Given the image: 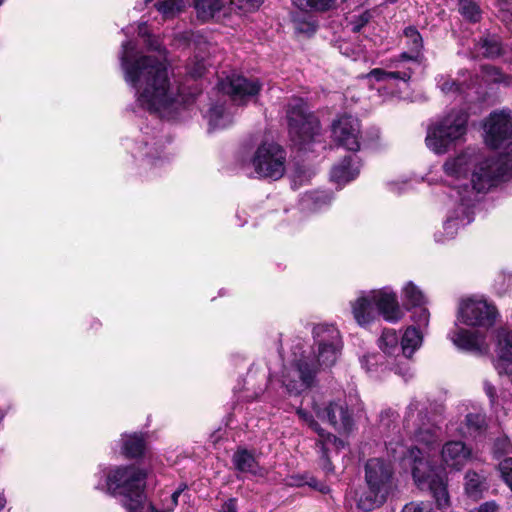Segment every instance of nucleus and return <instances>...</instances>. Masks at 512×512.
I'll return each mask as SVG.
<instances>
[{
  "label": "nucleus",
  "mask_w": 512,
  "mask_h": 512,
  "mask_svg": "<svg viewBox=\"0 0 512 512\" xmlns=\"http://www.w3.org/2000/svg\"><path fill=\"white\" fill-rule=\"evenodd\" d=\"M138 33H139V35H141L143 37L146 36V23H142L139 25Z\"/></svg>",
  "instance_id": "obj_53"
},
{
  "label": "nucleus",
  "mask_w": 512,
  "mask_h": 512,
  "mask_svg": "<svg viewBox=\"0 0 512 512\" xmlns=\"http://www.w3.org/2000/svg\"><path fill=\"white\" fill-rule=\"evenodd\" d=\"M361 492L362 491H360V492H358V491H354V492L350 491V494H354L353 497H354L355 501L357 502V497L355 495H356V493H358V495H359Z\"/></svg>",
  "instance_id": "obj_55"
},
{
  "label": "nucleus",
  "mask_w": 512,
  "mask_h": 512,
  "mask_svg": "<svg viewBox=\"0 0 512 512\" xmlns=\"http://www.w3.org/2000/svg\"><path fill=\"white\" fill-rule=\"evenodd\" d=\"M299 419L318 435L317 447L320 452V465L326 473L334 471L333 466L328 457V452L332 449L339 451L345 447V442L335 435L323 429L315 420L314 415L306 409L299 407L296 410Z\"/></svg>",
  "instance_id": "obj_16"
},
{
  "label": "nucleus",
  "mask_w": 512,
  "mask_h": 512,
  "mask_svg": "<svg viewBox=\"0 0 512 512\" xmlns=\"http://www.w3.org/2000/svg\"><path fill=\"white\" fill-rule=\"evenodd\" d=\"M472 455L471 449L462 441L446 442L441 449V461L444 469L460 471L468 463Z\"/></svg>",
  "instance_id": "obj_20"
},
{
  "label": "nucleus",
  "mask_w": 512,
  "mask_h": 512,
  "mask_svg": "<svg viewBox=\"0 0 512 512\" xmlns=\"http://www.w3.org/2000/svg\"><path fill=\"white\" fill-rule=\"evenodd\" d=\"M3 2H4V0H0V5H2V4H3Z\"/></svg>",
  "instance_id": "obj_58"
},
{
  "label": "nucleus",
  "mask_w": 512,
  "mask_h": 512,
  "mask_svg": "<svg viewBox=\"0 0 512 512\" xmlns=\"http://www.w3.org/2000/svg\"><path fill=\"white\" fill-rule=\"evenodd\" d=\"M512 284V275L509 273L501 272L498 274L494 281V288L499 295L507 292Z\"/></svg>",
  "instance_id": "obj_43"
},
{
  "label": "nucleus",
  "mask_w": 512,
  "mask_h": 512,
  "mask_svg": "<svg viewBox=\"0 0 512 512\" xmlns=\"http://www.w3.org/2000/svg\"><path fill=\"white\" fill-rule=\"evenodd\" d=\"M493 451L497 457L511 453L512 452V444H511L510 440L508 439V437L503 436V437H499L498 439H496V441L494 443Z\"/></svg>",
  "instance_id": "obj_45"
},
{
  "label": "nucleus",
  "mask_w": 512,
  "mask_h": 512,
  "mask_svg": "<svg viewBox=\"0 0 512 512\" xmlns=\"http://www.w3.org/2000/svg\"><path fill=\"white\" fill-rule=\"evenodd\" d=\"M165 140L156 134L150 135L147 131L143 132L142 139L134 144L132 155L134 158L143 162V164L156 167L165 160L164 156Z\"/></svg>",
  "instance_id": "obj_18"
},
{
  "label": "nucleus",
  "mask_w": 512,
  "mask_h": 512,
  "mask_svg": "<svg viewBox=\"0 0 512 512\" xmlns=\"http://www.w3.org/2000/svg\"><path fill=\"white\" fill-rule=\"evenodd\" d=\"M153 0H145V3L148 4L150 2H152Z\"/></svg>",
  "instance_id": "obj_57"
},
{
  "label": "nucleus",
  "mask_w": 512,
  "mask_h": 512,
  "mask_svg": "<svg viewBox=\"0 0 512 512\" xmlns=\"http://www.w3.org/2000/svg\"><path fill=\"white\" fill-rule=\"evenodd\" d=\"M401 295L405 308L409 311L413 308L426 306L429 303L424 292L412 281H408L403 285Z\"/></svg>",
  "instance_id": "obj_28"
},
{
  "label": "nucleus",
  "mask_w": 512,
  "mask_h": 512,
  "mask_svg": "<svg viewBox=\"0 0 512 512\" xmlns=\"http://www.w3.org/2000/svg\"><path fill=\"white\" fill-rule=\"evenodd\" d=\"M94 490L119 497L129 512H141L146 472L134 465H100L91 479Z\"/></svg>",
  "instance_id": "obj_6"
},
{
  "label": "nucleus",
  "mask_w": 512,
  "mask_h": 512,
  "mask_svg": "<svg viewBox=\"0 0 512 512\" xmlns=\"http://www.w3.org/2000/svg\"><path fill=\"white\" fill-rule=\"evenodd\" d=\"M501 478L512 491V457L504 458L498 465Z\"/></svg>",
  "instance_id": "obj_41"
},
{
  "label": "nucleus",
  "mask_w": 512,
  "mask_h": 512,
  "mask_svg": "<svg viewBox=\"0 0 512 512\" xmlns=\"http://www.w3.org/2000/svg\"><path fill=\"white\" fill-rule=\"evenodd\" d=\"M146 442L142 433L123 434L121 436V450L128 458H137L143 455Z\"/></svg>",
  "instance_id": "obj_29"
},
{
  "label": "nucleus",
  "mask_w": 512,
  "mask_h": 512,
  "mask_svg": "<svg viewBox=\"0 0 512 512\" xmlns=\"http://www.w3.org/2000/svg\"><path fill=\"white\" fill-rule=\"evenodd\" d=\"M377 346L393 367V372L404 381L414 377V369L411 363L402 358L401 339L393 328H384L377 339Z\"/></svg>",
  "instance_id": "obj_15"
},
{
  "label": "nucleus",
  "mask_w": 512,
  "mask_h": 512,
  "mask_svg": "<svg viewBox=\"0 0 512 512\" xmlns=\"http://www.w3.org/2000/svg\"><path fill=\"white\" fill-rule=\"evenodd\" d=\"M350 308L355 322L362 328H368L378 316L391 324H397L405 316L397 292L390 286L360 291L350 301Z\"/></svg>",
  "instance_id": "obj_9"
},
{
  "label": "nucleus",
  "mask_w": 512,
  "mask_h": 512,
  "mask_svg": "<svg viewBox=\"0 0 512 512\" xmlns=\"http://www.w3.org/2000/svg\"><path fill=\"white\" fill-rule=\"evenodd\" d=\"M149 50L158 55L141 54L132 40L121 44V69L126 83L134 90L137 108L167 120H176L200 93L198 87L188 84L204 75L205 65L196 62L188 68L189 79L182 83L168 69L165 50L156 38L148 36Z\"/></svg>",
  "instance_id": "obj_2"
},
{
  "label": "nucleus",
  "mask_w": 512,
  "mask_h": 512,
  "mask_svg": "<svg viewBox=\"0 0 512 512\" xmlns=\"http://www.w3.org/2000/svg\"><path fill=\"white\" fill-rule=\"evenodd\" d=\"M338 49L342 55L355 61L367 60L366 53L360 45H353L351 42L343 40L338 43Z\"/></svg>",
  "instance_id": "obj_39"
},
{
  "label": "nucleus",
  "mask_w": 512,
  "mask_h": 512,
  "mask_svg": "<svg viewBox=\"0 0 512 512\" xmlns=\"http://www.w3.org/2000/svg\"><path fill=\"white\" fill-rule=\"evenodd\" d=\"M416 326H407L401 336L402 358L410 363L415 353L422 347L425 333L415 328Z\"/></svg>",
  "instance_id": "obj_25"
},
{
  "label": "nucleus",
  "mask_w": 512,
  "mask_h": 512,
  "mask_svg": "<svg viewBox=\"0 0 512 512\" xmlns=\"http://www.w3.org/2000/svg\"><path fill=\"white\" fill-rule=\"evenodd\" d=\"M469 114L463 108H453L433 120L427 127L426 147L436 155H444L465 141Z\"/></svg>",
  "instance_id": "obj_10"
},
{
  "label": "nucleus",
  "mask_w": 512,
  "mask_h": 512,
  "mask_svg": "<svg viewBox=\"0 0 512 512\" xmlns=\"http://www.w3.org/2000/svg\"><path fill=\"white\" fill-rule=\"evenodd\" d=\"M312 336L317 352L307 340L296 338L283 366L281 382L290 395L301 394L310 388L319 368L333 366L341 355L343 340L334 324H316Z\"/></svg>",
  "instance_id": "obj_4"
},
{
  "label": "nucleus",
  "mask_w": 512,
  "mask_h": 512,
  "mask_svg": "<svg viewBox=\"0 0 512 512\" xmlns=\"http://www.w3.org/2000/svg\"><path fill=\"white\" fill-rule=\"evenodd\" d=\"M493 365L500 375H508L512 383V331L500 327L494 335Z\"/></svg>",
  "instance_id": "obj_19"
},
{
  "label": "nucleus",
  "mask_w": 512,
  "mask_h": 512,
  "mask_svg": "<svg viewBox=\"0 0 512 512\" xmlns=\"http://www.w3.org/2000/svg\"><path fill=\"white\" fill-rule=\"evenodd\" d=\"M364 472L367 489L356 493L357 507L372 511L386 501L392 489L393 468L391 461L375 457L366 462Z\"/></svg>",
  "instance_id": "obj_11"
},
{
  "label": "nucleus",
  "mask_w": 512,
  "mask_h": 512,
  "mask_svg": "<svg viewBox=\"0 0 512 512\" xmlns=\"http://www.w3.org/2000/svg\"><path fill=\"white\" fill-rule=\"evenodd\" d=\"M436 84L440 91L448 97H458L468 99L470 94L467 90L471 89L472 84H467L465 81L455 80L449 75H438L436 77Z\"/></svg>",
  "instance_id": "obj_26"
},
{
  "label": "nucleus",
  "mask_w": 512,
  "mask_h": 512,
  "mask_svg": "<svg viewBox=\"0 0 512 512\" xmlns=\"http://www.w3.org/2000/svg\"><path fill=\"white\" fill-rule=\"evenodd\" d=\"M193 8L201 23L222 22L231 14V7L224 0H194Z\"/></svg>",
  "instance_id": "obj_21"
},
{
  "label": "nucleus",
  "mask_w": 512,
  "mask_h": 512,
  "mask_svg": "<svg viewBox=\"0 0 512 512\" xmlns=\"http://www.w3.org/2000/svg\"><path fill=\"white\" fill-rule=\"evenodd\" d=\"M164 20L173 19L183 13L187 7L184 0H163L155 4Z\"/></svg>",
  "instance_id": "obj_33"
},
{
  "label": "nucleus",
  "mask_w": 512,
  "mask_h": 512,
  "mask_svg": "<svg viewBox=\"0 0 512 512\" xmlns=\"http://www.w3.org/2000/svg\"><path fill=\"white\" fill-rule=\"evenodd\" d=\"M286 119L290 139L300 149H305L306 145L315 141L319 135L320 122L308 111L307 104L302 98L290 99Z\"/></svg>",
  "instance_id": "obj_12"
},
{
  "label": "nucleus",
  "mask_w": 512,
  "mask_h": 512,
  "mask_svg": "<svg viewBox=\"0 0 512 512\" xmlns=\"http://www.w3.org/2000/svg\"><path fill=\"white\" fill-rule=\"evenodd\" d=\"M257 178L278 180L286 169V152L273 141H264L257 146L252 156L246 162Z\"/></svg>",
  "instance_id": "obj_13"
},
{
  "label": "nucleus",
  "mask_w": 512,
  "mask_h": 512,
  "mask_svg": "<svg viewBox=\"0 0 512 512\" xmlns=\"http://www.w3.org/2000/svg\"><path fill=\"white\" fill-rule=\"evenodd\" d=\"M4 417H5V412H4V410H2L0 408V423L3 421Z\"/></svg>",
  "instance_id": "obj_54"
},
{
  "label": "nucleus",
  "mask_w": 512,
  "mask_h": 512,
  "mask_svg": "<svg viewBox=\"0 0 512 512\" xmlns=\"http://www.w3.org/2000/svg\"><path fill=\"white\" fill-rule=\"evenodd\" d=\"M311 408L319 420L328 423L340 434H349L354 429V409L348 407L345 399L313 397Z\"/></svg>",
  "instance_id": "obj_14"
},
{
  "label": "nucleus",
  "mask_w": 512,
  "mask_h": 512,
  "mask_svg": "<svg viewBox=\"0 0 512 512\" xmlns=\"http://www.w3.org/2000/svg\"><path fill=\"white\" fill-rule=\"evenodd\" d=\"M404 428L411 435L415 445L407 446L402 441H390L387 454L393 461H399L406 469L411 468L416 485L429 490L439 508L449 506L446 474L431 465V453L439 445L441 429L420 410V402L413 400L406 408Z\"/></svg>",
  "instance_id": "obj_3"
},
{
  "label": "nucleus",
  "mask_w": 512,
  "mask_h": 512,
  "mask_svg": "<svg viewBox=\"0 0 512 512\" xmlns=\"http://www.w3.org/2000/svg\"><path fill=\"white\" fill-rule=\"evenodd\" d=\"M498 506L494 501H488L481 504L478 508L472 509L469 512H497Z\"/></svg>",
  "instance_id": "obj_49"
},
{
  "label": "nucleus",
  "mask_w": 512,
  "mask_h": 512,
  "mask_svg": "<svg viewBox=\"0 0 512 512\" xmlns=\"http://www.w3.org/2000/svg\"><path fill=\"white\" fill-rule=\"evenodd\" d=\"M483 388L486 395L490 399L491 404H495L497 401V393L495 386L491 382L485 381L483 384Z\"/></svg>",
  "instance_id": "obj_48"
},
{
  "label": "nucleus",
  "mask_w": 512,
  "mask_h": 512,
  "mask_svg": "<svg viewBox=\"0 0 512 512\" xmlns=\"http://www.w3.org/2000/svg\"><path fill=\"white\" fill-rule=\"evenodd\" d=\"M487 489L485 475L469 470L465 475V492L468 497L478 500Z\"/></svg>",
  "instance_id": "obj_30"
},
{
  "label": "nucleus",
  "mask_w": 512,
  "mask_h": 512,
  "mask_svg": "<svg viewBox=\"0 0 512 512\" xmlns=\"http://www.w3.org/2000/svg\"><path fill=\"white\" fill-rule=\"evenodd\" d=\"M198 37L196 33L192 31H185L177 36V39L184 44L191 45L192 41H195V38Z\"/></svg>",
  "instance_id": "obj_50"
},
{
  "label": "nucleus",
  "mask_w": 512,
  "mask_h": 512,
  "mask_svg": "<svg viewBox=\"0 0 512 512\" xmlns=\"http://www.w3.org/2000/svg\"><path fill=\"white\" fill-rule=\"evenodd\" d=\"M486 425L485 415L482 413H469L465 417V425L456 429L457 432L462 435H470L473 436L476 433L482 431V429Z\"/></svg>",
  "instance_id": "obj_34"
},
{
  "label": "nucleus",
  "mask_w": 512,
  "mask_h": 512,
  "mask_svg": "<svg viewBox=\"0 0 512 512\" xmlns=\"http://www.w3.org/2000/svg\"><path fill=\"white\" fill-rule=\"evenodd\" d=\"M499 317L495 304L483 296H471L459 301L456 323L448 339L464 351L486 355L490 352L488 330Z\"/></svg>",
  "instance_id": "obj_5"
},
{
  "label": "nucleus",
  "mask_w": 512,
  "mask_h": 512,
  "mask_svg": "<svg viewBox=\"0 0 512 512\" xmlns=\"http://www.w3.org/2000/svg\"><path fill=\"white\" fill-rule=\"evenodd\" d=\"M410 319L412 324L410 326H416L415 328L423 333H427L430 323V312L426 306L413 308Z\"/></svg>",
  "instance_id": "obj_36"
},
{
  "label": "nucleus",
  "mask_w": 512,
  "mask_h": 512,
  "mask_svg": "<svg viewBox=\"0 0 512 512\" xmlns=\"http://www.w3.org/2000/svg\"><path fill=\"white\" fill-rule=\"evenodd\" d=\"M331 138L339 146L357 152L361 147V124L358 118L343 114L331 124Z\"/></svg>",
  "instance_id": "obj_17"
},
{
  "label": "nucleus",
  "mask_w": 512,
  "mask_h": 512,
  "mask_svg": "<svg viewBox=\"0 0 512 512\" xmlns=\"http://www.w3.org/2000/svg\"><path fill=\"white\" fill-rule=\"evenodd\" d=\"M333 196L327 191H310L306 192L301 198V206L303 209L318 212L329 207L332 203Z\"/></svg>",
  "instance_id": "obj_27"
},
{
  "label": "nucleus",
  "mask_w": 512,
  "mask_h": 512,
  "mask_svg": "<svg viewBox=\"0 0 512 512\" xmlns=\"http://www.w3.org/2000/svg\"><path fill=\"white\" fill-rule=\"evenodd\" d=\"M371 19V14L368 11H364L358 16H354L348 24V28L353 33H359L364 26H366Z\"/></svg>",
  "instance_id": "obj_42"
},
{
  "label": "nucleus",
  "mask_w": 512,
  "mask_h": 512,
  "mask_svg": "<svg viewBox=\"0 0 512 512\" xmlns=\"http://www.w3.org/2000/svg\"><path fill=\"white\" fill-rule=\"evenodd\" d=\"M478 49L483 56L488 58L499 56L502 50L499 39L495 36L482 39L478 44Z\"/></svg>",
  "instance_id": "obj_38"
},
{
  "label": "nucleus",
  "mask_w": 512,
  "mask_h": 512,
  "mask_svg": "<svg viewBox=\"0 0 512 512\" xmlns=\"http://www.w3.org/2000/svg\"><path fill=\"white\" fill-rule=\"evenodd\" d=\"M385 1H386V2H388V3H395V2H397L398 0H385Z\"/></svg>",
  "instance_id": "obj_56"
},
{
  "label": "nucleus",
  "mask_w": 512,
  "mask_h": 512,
  "mask_svg": "<svg viewBox=\"0 0 512 512\" xmlns=\"http://www.w3.org/2000/svg\"><path fill=\"white\" fill-rule=\"evenodd\" d=\"M389 190L396 194H401L405 192L409 187L410 184L406 180L402 181H391L388 183Z\"/></svg>",
  "instance_id": "obj_47"
},
{
  "label": "nucleus",
  "mask_w": 512,
  "mask_h": 512,
  "mask_svg": "<svg viewBox=\"0 0 512 512\" xmlns=\"http://www.w3.org/2000/svg\"><path fill=\"white\" fill-rule=\"evenodd\" d=\"M264 0H230L228 5L231 7V12L235 10L239 14L253 13L257 11Z\"/></svg>",
  "instance_id": "obj_40"
},
{
  "label": "nucleus",
  "mask_w": 512,
  "mask_h": 512,
  "mask_svg": "<svg viewBox=\"0 0 512 512\" xmlns=\"http://www.w3.org/2000/svg\"><path fill=\"white\" fill-rule=\"evenodd\" d=\"M261 88L262 84L258 79L246 78L236 73L221 79L218 90L223 95L216 102L209 104L206 110L201 109L203 117L207 120L209 131L224 129L231 125L236 113L235 106L250 101Z\"/></svg>",
  "instance_id": "obj_7"
},
{
  "label": "nucleus",
  "mask_w": 512,
  "mask_h": 512,
  "mask_svg": "<svg viewBox=\"0 0 512 512\" xmlns=\"http://www.w3.org/2000/svg\"><path fill=\"white\" fill-rule=\"evenodd\" d=\"M402 512H432V507L426 502H411L404 506Z\"/></svg>",
  "instance_id": "obj_46"
},
{
  "label": "nucleus",
  "mask_w": 512,
  "mask_h": 512,
  "mask_svg": "<svg viewBox=\"0 0 512 512\" xmlns=\"http://www.w3.org/2000/svg\"><path fill=\"white\" fill-rule=\"evenodd\" d=\"M498 17L505 23L512 22V0H496Z\"/></svg>",
  "instance_id": "obj_44"
},
{
  "label": "nucleus",
  "mask_w": 512,
  "mask_h": 512,
  "mask_svg": "<svg viewBox=\"0 0 512 512\" xmlns=\"http://www.w3.org/2000/svg\"><path fill=\"white\" fill-rule=\"evenodd\" d=\"M7 500L3 492H0V511L6 506Z\"/></svg>",
  "instance_id": "obj_52"
},
{
  "label": "nucleus",
  "mask_w": 512,
  "mask_h": 512,
  "mask_svg": "<svg viewBox=\"0 0 512 512\" xmlns=\"http://www.w3.org/2000/svg\"><path fill=\"white\" fill-rule=\"evenodd\" d=\"M482 78L487 83L502 84L509 86L512 84V76L503 74L499 69L493 66L482 67Z\"/></svg>",
  "instance_id": "obj_35"
},
{
  "label": "nucleus",
  "mask_w": 512,
  "mask_h": 512,
  "mask_svg": "<svg viewBox=\"0 0 512 512\" xmlns=\"http://www.w3.org/2000/svg\"><path fill=\"white\" fill-rule=\"evenodd\" d=\"M237 471L253 477H265L266 469L261 467L254 454L247 449H238L232 458Z\"/></svg>",
  "instance_id": "obj_24"
},
{
  "label": "nucleus",
  "mask_w": 512,
  "mask_h": 512,
  "mask_svg": "<svg viewBox=\"0 0 512 512\" xmlns=\"http://www.w3.org/2000/svg\"><path fill=\"white\" fill-rule=\"evenodd\" d=\"M360 173V161L356 155L346 156L331 169V181L339 187L354 180Z\"/></svg>",
  "instance_id": "obj_22"
},
{
  "label": "nucleus",
  "mask_w": 512,
  "mask_h": 512,
  "mask_svg": "<svg viewBox=\"0 0 512 512\" xmlns=\"http://www.w3.org/2000/svg\"><path fill=\"white\" fill-rule=\"evenodd\" d=\"M460 14L470 22H478L481 19V10L477 2L473 0H459Z\"/></svg>",
  "instance_id": "obj_37"
},
{
  "label": "nucleus",
  "mask_w": 512,
  "mask_h": 512,
  "mask_svg": "<svg viewBox=\"0 0 512 512\" xmlns=\"http://www.w3.org/2000/svg\"><path fill=\"white\" fill-rule=\"evenodd\" d=\"M403 37L408 51L401 54V60L392 62L391 70L376 68L363 76L369 82L375 81L380 84L377 90L380 95H385L383 101L389 96L401 97L402 90L408 88L413 73L411 67L403 62H419L422 56L423 39L419 31L413 26H408L403 31Z\"/></svg>",
  "instance_id": "obj_8"
},
{
  "label": "nucleus",
  "mask_w": 512,
  "mask_h": 512,
  "mask_svg": "<svg viewBox=\"0 0 512 512\" xmlns=\"http://www.w3.org/2000/svg\"><path fill=\"white\" fill-rule=\"evenodd\" d=\"M483 131L487 146L503 150L498 156L467 147L443 164L444 173L458 182L451 194L454 207L443 223L447 239L473 221L475 207L487 192L512 176V111L491 112Z\"/></svg>",
  "instance_id": "obj_1"
},
{
  "label": "nucleus",
  "mask_w": 512,
  "mask_h": 512,
  "mask_svg": "<svg viewBox=\"0 0 512 512\" xmlns=\"http://www.w3.org/2000/svg\"><path fill=\"white\" fill-rule=\"evenodd\" d=\"M294 29L299 34L310 36L315 33L318 22L311 14H302L300 12L291 15Z\"/></svg>",
  "instance_id": "obj_31"
},
{
  "label": "nucleus",
  "mask_w": 512,
  "mask_h": 512,
  "mask_svg": "<svg viewBox=\"0 0 512 512\" xmlns=\"http://www.w3.org/2000/svg\"><path fill=\"white\" fill-rule=\"evenodd\" d=\"M220 512H237L236 500L233 498L228 499L222 505Z\"/></svg>",
  "instance_id": "obj_51"
},
{
  "label": "nucleus",
  "mask_w": 512,
  "mask_h": 512,
  "mask_svg": "<svg viewBox=\"0 0 512 512\" xmlns=\"http://www.w3.org/2000/svg\"><path fill=\"white\" fill-rule=\"evenodd\" d=\"M359 362L362 369L373 378H381L386 372L393 371V367L382 353H365L359 358Z\"/></svg>",
  "instance_id": "obj_23"
},
{
  "label": "nucleus",
  "mask_w": 512,
  "mask_h": 512,
  "mask_svg": "<svg viewBox=\"0 0 512 512\" xmlns=\"http://www.w3.org/2000/svg\"><path fill=\"white\" fill-rule=\"evenodd\" d=\"M186 486L179 487L172 493H163L159 504H150L148 512H174L178 505V499Z\"/></svg>",
  "instance_id": "obj_32"
}]
</instances>
